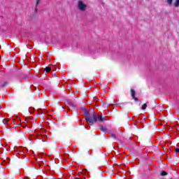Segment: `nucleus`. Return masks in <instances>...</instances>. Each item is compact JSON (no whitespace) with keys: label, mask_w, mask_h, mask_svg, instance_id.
I'll return each mask as SVG.
<instances>
[{"label":"nucleus","mask_w":179,"mask_h":179,"mask_svg":"<svg viewBox=\"0 0 179 179\" xmlns=\"http://www.w3.org/2000/svg\"><path fill=\"white\" fill-rule=\"evenodd\" d=\"M84 115H85V121L90 124L89 127L93 125V124L97 122V115L96 113L92 112V117H90V113L87 110H84Z\"/></svg>","instance_id":"f257e3e1"},{"label":"nucleus","mask_w":179,"mask_h":179,"mask_svg":"<svg viewBox=\"0 0 179 179\" xmlns=\"http://www.w3.org/2000/svg\"><path fill=\"white\" fill-rule=\"evenodd\" d=\"M78 8L79 10H81V12H85L86 10V8H87V6L83 3L82 1H79L78 3Z\"/></svg>","instance_id":"f03ea898"},{"label":"nucleus","mask_w":179,"mask_h":179,"mask_svg":"<svg viewBox=\"0 0 179 179\" xmlns=\"http://www.w3.org/2000/svg\"><path fill=\"white\" fill-rule=\"evenodd\" d=\"M14 149L16 150V152H17L18 155H24V153L27 152V148L23 147H15Z\"/></svg>","instance_id":"7ed1b4c3"},{"label":"nucleus","mask_w":179,"mask_h":179,"mask_svg":"<svg viewBox=\"0 0 179 179\" xmlns=\"http://www.w3.org/2000/svg\"><path fill=\"white\" fill-rule=\"evenodd\" d=\"M66 106H69L70 107H75V104H73V102L71 99H67L66 101Z\"/></svg>","instance_id":"20e7f679"},{"label":"nucleus","mask_w":179,"mask_h":179,"mask_svg":"<svg viewBox=\"0 0 179 179\" xmlns=\"http://www.w3.org/2000/svg\"><path fill=\"white\" fill-rule=\"evenodd\" d=\"M136 93V92H135V90H134V89L131 90V97H132V99H134V100H136V101H138V98L135 97Z\"/></svg>","instance_id":"39448f33"},{"label":"nucleus","mask_w":179,"mask_h":179,"mask_svg":"<svg viewBox=\"0 0 179 179\" xmlns=\"http://www.w3.org/2000/svg\"><path fill=\"white\" fill-rule=\"evenodd\" d=\"M96 120H98L99 122H103V121H105L106 117H103V116H97Z\"/></svg>","instance_id":"423d86ee"},{"label":"nucleus","mask_w":179,"mask_h":179,"mask_svg":"<svg viewBox=\"0 0 179 179\" xmlns=\"http://www.w3.org/2000/svg\"><path fill=\"white\" fill-rule=\"evenodd\" d=\"M37 139L42 141V142H45V140H44V138H43V135L41 134H37Z\"/></svg>","instance_id":"0eeeda50"},{"label":"nucleus","mask_w":179,"mask_h":179,"mask_svg":"<svg viewBox=\"0 0 179 179\" xmlns=\"http://www.w3.org/2000/svg\"><path fill=\"white\" fill-rule=\"evenodd\" d=\"M40 4V0H36L35 5H36V8H35V12L36 13H37V7L38 6V5Z\"/></svg>","instance_id":"6e6552de"},{"label":"nucleus","mask_w":179,"mask_h":179,"mask_svg":"<svg viewBox=\"0 0 179 179\" xmlns=\"http://www.w3.org/2000/svg\"><path fill=\"white\" fill-rule=\"evenodd\" d=\"M100 131H101L102 132H104L105 134H106V132H107V127H104L101 126L100 127Z\"/></svg>","instance_id":"1a4fd4ad"},{"label":"nucleus","mask_w":179,"mask_h":179,"mask_svg":"<svg viewBox=\"0 0 179 179\" xmlns=\"http://www.w3.org/2000/svg\"><path fill=\"white\" fill-rule=\"evenodd\" d=\"M44 71H45L47 73H48V72H50V71H51V67H50V66H46V67L45 68Z\"/></svg>","instance_id":"9d476101"},{"label":"nucleus","mask_w":179,"mask_h":179,"mask_svg":"<svg viewBox=\"0 0 179 179\" xmlns=\"http://www.w3.org/2000/svg\"><path fill=\"white\" fill-rule=\"evenodd\" d=\"M174 6H176V8H178V6H179V0H176L175 1Z\"/></svg>","instance_id":"9b49d317"},{"label":"nucleus","mask_w":179,"mask_h":179,"mask_svg":"<svg viewBox=\"0 0 179 179\" xmlns=\"http://www.w3.org/2000/svg\"><path fill=\"white\" fill-rule=\"evenodd\" d=\"M147 108H148V104H146V103H144L142 106V110H146Z\"/></svg>","instance_id":"f8f14e48"},{"label":"nucleus","mask_w":179,"mask_h":179,"mask_svg":"<svg viewBox=\"0 0 179 179\" xmlns=\"http://www.w3.org/2000/svg\"><path fill=\"white\" fill-rule=\"evenodd\" d=\"M161 176H167V172H166L164 171H162L161 172Z\"/></svg>","instance_id":"ddd939ff"},{"label":"nucleus","mask_w":179,"mask_h":179,"mask_svg":"<svg viewBox=\"0 0 179 179\" xmlns=\"http://www.w3.org/2000/svg\"><path fill=\"white\" fill-rule=\"evenodd\" d=\"M25 121H26V122H27V123L29 122V124H30V122H31V119H30V118H29V117H26Z\"/></svg>","instance_id":"4468645a"},{"label":"nucleus","mask_w":179,"mask_h":179,"mask_svg":"<svg viewBox=\"0 0 179 179\" xmlns=\"http://www.w3.org/2000/svg\"><path fill=\"white\" fill-rule=\"evenodd\" d=\"M110 137L113 138V139H117V136L114 134H111Z\"/></svg>","instance_id":"2eb2a0df"},{"label":"nucleus","mask_w":179,"mask_h":179,"mask_svg":"<svg viewBox=\"0 0 179 179\" xmlns=\"http://www.w3.org/2000/svg\"><path fill=\"white\" fill-rule=\"evenodd\" d=\"M167 3L169 5H172L173 4V0H167Z\"/></svg>","instance_id":"dca6fc26"},{"label":"nucleus","mask_w":179,"mask_h":179,"mask_svg":"<svg viewBox=\"0 0 179 179\" xmlns=\"http://www.w3.org/2000/svg\"><path fill=\"white\" fill-rule=\"evenodd\" d=\"M8 85V82H5L4 83L1 84V87H5Z\"/></svg>","instance_id":"f3484780"},{"label":"nucleus","mask_w":179,"mask_h":179,"mask_svg":"<svg viewBox=\"0 0 179 179\" xmlns=\"http://www.w3.org/2000/svg\"><path fill=\"white\" fill-rule=\"evenodd\" d=\"M37 111L39 114H43V109H38Z\"/></svg>","instance_id":"a211bd4d"},{"label":"nucleus","mask_w":179,"mask_h":179,"mask_svg":"<svg viewBox=\"0 0 179 179\" xmlns=\"http://www.w3.org/2000/svg\"><path fill=\"white\" fill-rule=\"evenodd\" d=\"M3 123L5 124H8V120L7 119H4L3 120Z\"/></svg>","instance_id":"6ab92c4d"},{"label":"nucleus","mask_w":179,"mask_h":179,"mask_svg":"<svg viewBox=\"0 0 179 179\" xmlns=\"http://www.w3.org/2000/svg\"><path fill=\"white\" fill-rule=\"evenodd\" d=\"M175 152L176 153H179V148H176Z\"/></svg>","instance_id":"aec40b11"},{"label":"nucleus","mask_w":179,"mask_h":179,"mask_svg":"<svg viewBox=\"0 0 179 179\" xmlns=\"http://www.w3.org/2000/svg\"><path fill=\"white\" fill-rule=\"evenodd\" d=\"M81 110H83V111H85V110H86V108H81Z\"/></svg>","instance_id":"412c9836"},{"label":"nucleus","mask_w":179,"mask_h":179,"mask_svg":"<svg viewBox=\"0 0 179 179\" xmlns=\"http://www.w3.org/2000/svg\"><path fill=\"white\" fill-rule=\"evenodd\" d=\"M27 78H29V76L24 77V79H27Z\"/></svg>","instance_id":"4be33fe9"},{"label":"nucleus","mask_w":179,"mask_h":179,"mask_svg":"<svg viewBox=\"0 0 179 179\" xmlns=\"http://www.w3.org/2000/svg\"><path fill=\"white\" fill-rule=\"evenodd\" d=\"M80 125H84V124L83 123H80Z\"/></svg>","instance_id":"5701e85b"},{"label":"nucleus","mask_w":179,"mask_h":179,"mask_svg":"<svg viewBox=\"0 0 179 179\" xmlns=\"http://www.w3.org/2000/svg\"><path fill=\"white\" fill-rule=\"evenodd\" d=\"M15 118H19V117H17V116H15Z\"/></svg>","instance_id":"b1692460"},{"label":"nucleus","mask_w":179,"mask_h":179,"mask_svg":"<svg viewBox=\"0 0 179 179\" xmlns=\"http://www.w3.org/2000/svg\"><path fill=\"white\" fill-rule=\"evenodd\" d=\"M84 128L86 129V126H85Z\"/></svg>","instance_id":"393cba45"},{"label":"nucleus","mask_w":179,"mask_h":179,"mask_svg":"<svg viewBox=\"0 0 179 179\" xmlns=\"http://www.w3.org/2000/svg\"><path fill=\"white\" fill-rule=\"evenodd\" d=\"M13 120H16V118L14 117Z\"/></svg>","instance_id":"a878e982"},{"label":"nucleus","mask_w":179,"mask_h":179,"mask_svg":"<svg viewBox=\"0 0 179 179\" xmlns=\"http://www.w3.org/2000/svg\"><path fill=\"white\" fill-rule=\"evenodd\" d=\"M62 108H64V106H62Z\"/></svg>","instance_id":"bb28decb"},{"label":"nucleus","mask_w":179,"mask_h":179,"mask_svg":"<svg viewBox=\"0 0 179 179\" xmlns=\"http://www.w3.org/2000/svg\"><path fill=\"white\" fill-rule=\"evenodd\" d=\"M0 48H1V46H0Z\"/></svg>","instance_id":"cd10ccee"}]
</instances>
